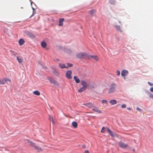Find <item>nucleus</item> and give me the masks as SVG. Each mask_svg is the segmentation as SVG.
<instances>
[{"instance_id":"49530a36","label":"nucleus","mask_w":153,"mask_h":153,"mask_svg":"<svg viewBox=\"0 0 153 153\" xmlns=\"http://www.w3.org/2000/svg\"><path fill=\"white\" fill-rule=\"evenodd\" d=\"M119 22L120 24L121 23V22L120 21H119Z\"/></svg>"},{"instance_id":"c03bdc74","label":"nucleus","mask_w":153,"mask_h":153,"mask_svg":"<svg viewBox=\"0 0 153 153\" xmlns=\"http://www.w3.org/2000/svg\"><path fill=\"white\" fill-rule=\"evenodd\" d=\"M127 109L128 110H131V109L130 108H127Z\"/></svg>"},{"instance_id":"f257e3e1","label":"nucleus","mask_w":153,"mask_h":153,"mask_svg":"<svg viewBox=\"0 0 153 153\" xmlns=\"http://www.w3.org/2000/svg\"><path fill=\"white\" fill-rule=\"evenodd\" d=\"M76 56L77 58L79 59H87L89 56V55L86 53L81 52L77 54Z\"/></svg>"},{"instance_id":"20e7f679","label":"nucleus","mask_w":153,"mask_h":153,"mask_svg":"<svg viewBox=\"0 0 153 153\" xmlns=\"http://www.w3.org/2000/svg\"><path fill=\"white\" fill-rule=\"evenodd\" d=\"M106 128L108 133L112 137H113L114 136H116L117 137H118V135L114 134L113 132H112V131H111L107 127Z\"/></svg>"},{"instance_id":"a19ab883","label":"nucleus","mask_w":153,"mask_h":153,"mask_svg":"<svg viewBox=\"0 0 153 153\" xmlns=\"http://www.w3.org/2000/svg\"><path fill=\"white\" fill-rule=\"evenodd\" d=\"M17 59L18 61L19 62V58H18V56H17Z\"/></svg>"},{"instance_id":"f8f14e48","label":"nucleus","mask_w":153,"mask_h":153,"mask_svg":"<svg viewBox=\"0 0 153 153\" xmlns=\"http://www.w3.org/2000/svg\"><path fill=\"white\" fill-rule=\"evenodd\" d=\"M64 20V19L63 18L59 19V26H62L63 25V22Z\"/></svg>"},{"instance_id":"cd10ccee","label":"nucleus","mask_w":153,"mask_h":153,"mask_svg":"<svg viewBox=\"0 0 153 153\" xmlns=\"http://www.w3.org/2000/svg\"><path fill=\"white\" fill-rule=\"evenodd\" d=\"M105 131H106L105 128L104 127H102V130L101 131V132L102 133H104L105 132Z\"/></svg>"},{"instance_id":"dca6fc26","label":"nucleus","mask_w":153,"mask_h":153,"mask_svg":"<svg viewBox=\"0 0 153 153\" xmlns=\"http://www.w3.org/2000/svg\"><path fill=\"white\" fill-rule=\"evenodd\" d=\"M95 10L93 9L89 11L88 13L91 16H93L95 12Z\"/></svg>"},{"instance_id":"1a4fd4ad","label":"nucleus","mask_w":153,"mask_h":153,"mask_svg":"<svg viewBox=\"0 0 153 153\" xmlns=\"http://www.w3.org/2000/svg\"><path fill=\"white\" fill-rule=\"evenodd\" d=\"M81 84L82 85V87H84L86 88H87V86H88L86 82L84 80L81 81Z\"/></svg>"},{"instance_id":"aec40b11","label":"nucleus","mask_w":153,"mask_h":153,"mask_svg":"<svg viewBox=\"0 0 153 153\" xmlns=\"http://www.w3.org/2000/svg\"><path fill=\"white\" fill-rule=\"evenodd\" d=\"M41 45L43 48H45L46 47L47 44L45 42L43 41L41 43Z\"/></svg>"},{"instance_id":"9b49d317","label":"nucleus","mask_w":153,"mask_h":153,"mask_svg":"<svg viewBox=\"0 0 153 153\" xmlns=\"http://www.w3.org/2000/svg\"><path fill=\"white\" fill-rule=\"evenodd\" d=\"M128 74V71L127 70H123L121 72V75L123 76H126Z\"/></svg>"},{"instance_id":"6ab92c4d","label":"nucleus","mask_w":153,"mask_h":153,"mask_svg":"<svg viewBox=\"0 0 153 153\" xmlns=\"http://www.w3.org/2000/svg\"><path fill=\"white\" fill-rule=\"evenodd\" d=\"M83 105L85 106L89 107V108H91L92 106V104L91 103H85Z\"/></svg>"},{"instance_id":"a18cd8bd","label":"nucleus","mask_w":153,"mask_h":153,"mask_svg":"<svg viewBox=\"0 0 153 153\" xmlns=\"http://www.w3.org/2000/svg\"><path fill=\"white\" fill-rule=\"evenodd\" d=\"M13 54L15 56H16V53H13Z\"/></svg>"},{"instance_id":"a878e982","label":"nucleus","mask_w":153,"mask_h":153,"mask_svg":"<svg viewBox=\"0 0 153 153\" xmlns=\"http://www.w3.org/2000/svg\"><path fill=\"white\" fill-rule=\"evenodd\" d=\"M109 2L110 3L113 4H114L115 3V0H110Z\"/></svg>"},{"instance_id":"4468645a","label":"nucleus","mask_w":153,"mask_h":153,"mask_svg":"<svg viewBox=\"0 0 153 153\" xmlns=\"http://www.w3.org/2000/svg\"><path fill=\"white\" fill-rule=\"evenodd\" d=\"M71 124L72 126L75 128H76L77 127V123L75 121L72 122Z\"/></svg>"},{"instance_id":"c85d7f7f","label":"nucleus","mask_w":153,"mask_h":153,"mask_svg":"<svg viewBox=\"0 0 153 153\" xmlns=\"http://www.w3.org/2000/svg\"><path fill=\"white\" fill-rule=\"evenodd\" d=\"M4 81L5 82H8V81H9L10 82H11V80L10 79H8V78H4Z\"/></svg>"},{"instance_id":"4be33fe9","label":"nucleus","mask_w":153,"mask_h":153,"mask_svg":"<svg viewBox=\"0 0 153 153\" xmlns=\"http://www.w3.org/2000/svg\"><path fill=\"white\" fill-rule=\"evenodd\" d=\"M33 94L34 95L39 96L40 94V92L38 91H35L33 92Z\"/></svg>"},{"instance_id":"f03ea898","label":"nucleus","mask_w":153,"mask_h":153,"mask_svg":"<svg viewBox=\"0 0 153 153\" xmlns=\"http://www.w3.org/2000/svg\"><path fill=\"white\" fill-rule=\"evenodd\" d=\"M27 141L28 143H29V145L31 147H33L35 150H36L38 152L42 150V149L41 148L36 146L35 143H33L32 142L28 140H27Z\"/></svg>"},{"instance_id":"412c9836","label":"nucleus","mask_w":153,"mask_h":153,"mask_svg":"<svg viewBox=\"0 0 153 153\" xmlns=\"http://www.w3.org/2000/svg\"><path fill=\"white\" fill-rule=\"evenodd\" d=\"M86 88L84 87H82L78 90V92H81L85 91Z\"/></svg>"},{"instance_id":"423d86ee","label":"nucleus","mask_w":153,"mask_h":153,"mask_svg":"<svg viewBox=\"0 0 153 153\" xmlns=\"http://www.w3.org/2000/svg\"><path fill=\"white\" fill-rule=\"evenodd\" d=\"M118 144L119 146L123 148H126L128 146V144H126L121 142H119Z\"/></svg>"},{"instance_id":"ddd939ff","label":"nucleus","mask_w":153,"mask_h":153,"mask_svg":"<svg viewBox=\"0 0 153 153\" xmlns=\"http://www.w3.org/2000/svg\"><path fill=\"white\" fill-rule=\"evenodd\" d=\"M109 102L111 105H114L117 104V101L115 100H111L109 101Z\"/></svg>"},{"instance_id":"7ed1b4c3","label":"nucleus","mask_w":153,"mask_h":153,"mask_svg":"<svg viewBox=\"0 0 153 153\" xmlns=\"http://www.w3.org/2000/svg\"><path fill=\"white\" fill-rule=\"evenodd\" d=\"M116 84L112 83L110 85L108 93H111L114 92L115 91L116 87Z\"/></svg>"},{"instance_id":"4c0bfd02","label":"nucleus","mask_w":153,"mask_h":153,"mask_svg":"<svg viewBox=\"0 0 153 153\" xmlns=\"http://www.w3.org/2000/svg\"><path fill=\"white\" fill-rule=\"evenodd\" d=\"M150 91L151 92H153V87H151L150 89Z\"/></svg>"},{"instance_id":"09e8293b","label":"nucleus","mask_w":153,"mask_h":153,"mask_svg":"<svg viewBox=\"0 0 153 153\" xmlns=\"http://www.w3.org/2000/svg\"><path fill=\"white\" fill-rule=\"evenodd\" d=\"M18 42L19 43V40L18 41Z\"/></svg>"},{"instance_id":"b1692460","label":"nucleus","mask_w":153,"mask_h":153,"mask_svg":"<svg viewBox=\"0 0 153 153\" xmlns=\"http://www.w3.org/2000/svg\"><path fill=\"white\" fill-rule=\"evenodd\" d=\"M25 43V41L23 39H20L19 44L20 45H23Z\"/></svg>"},{"instance_id":"0eeeda50","label":"nucleus","mask_w":153,"mask_h":153,"mask_svg":"<svg viewBox=\"0 0 153 153\" xmlns=\"http://www.w3.org/2000/svg\"><path fill=\"white\" fill-rule=\"evenodd\" d=\"M72 73L71 71H67L66 73V76L67 78L69 79H71L72 78V77L71 76V74Z\"/></svg>"},{"instance_id":"c9c22d12","label":"nucleus","mask_w":153,"mask_h":153,"mask_svg":"<svg viewBox=\"0 0 153 153\" xmlns=\"http://www.w3.org/2000/svg\"><path fill=\"white\" fill-rule=\"evenodd\" d=\"M67 52L68 53H70L71 52V51L70 49H68L67 50Z\"/></svg>"},{"instance_id":"bb28decb","label":"nucleus","mask_w":153,"mask_h":153,"mask_svg":"<svg viewBox=\"0 0 153 153\" xmlns=\"http://www.w3.org/2000/svg\"><path fill=\"white\" fill-rule=\"evenodd\" d=\"M5 83V82L4 79H0V84L3 85Z\"/></svg>"},{"instance_id":"39448f33","label":"nucleus","mask_w":153,"mask_h":153,"mask_svg":"<svg viewBox=\"0 0 153 153\" xmlns=\"http://www.w3.org/2000/svg\"><path fill=\"white\" fill-rule=\"evenodd\" d=\"M48 79L52 84L55 85H58V83L56 80H55L53 78L51 77H48Z\"/></svg>"},{"instance_id":"8fccbe9b","label":"nucleus","mask_w":153,"mask_h":153,"mask_svg":"<svg viewBox=\"0 0 153 153\" xmlns=\"http://www.w3.org/2000/svg\"><path fill=\"white\" fill-rule=\"evenodd\" d=\"M23 8L21 7V9Z\"/></svg>"},{"instance_id":"473e14b6","label":"nucleus","mask_w":153,"mask_h":153,"mask_svg":"<svg viewBox=\"0 0 153 153\" xmlns=\"http://www.w3.org/2000/svg\"><path fill=\"white\" fill-rule=\"evenodd\" d=\"M121 107L122 108H126V105L125 104H123L122 105Z\"/></svg>"},{"instance_id":"de8ad7c7","label":"nucleus","mask_w":153,"mask_h":153,"mask_svg":"<svg viewBox=\"0 0 153 153\" xmlns=\"http://www.w3.org/2000/svg\"><path fill=\"white\" fill-rule=\"evenodd\" d=\"M133 151H135V150H134V149L133 150Z\"/></svg>"},{"instance_id":"f3484780","label":"nucleus","mask_w":153,"mask_h":153,"mask_svg":"<svg viewBox=\"0 0 153 153\" xmlns=\"http://www.w3.org/2000/svg\"><path fill=\"white\" fill-rule=\"evenodd\" d=\"M74 79L75 80L76 82L77 83H79L80 82V80L76 76H74Z\"/></svg>"},{"instance_id":"e433bc0d","label":"nucleus","mask_w":153,"mask_h":153,"mask_svg":"<svg viewBox=\"0 0 153 153\" xmlns=\"http://www.w3.org/2000/svg\"><path fill=\"white\" fill-rule=\"evenodd\" d=\"M136 109L137 110L139 111H141V109L140 108H138V107Z\"/></svg>"},{"instance_id":"79ce46f5","label":"nucleus","mask_w":153,"mask_h":153,"mask_svg":"<svg viewBox=\"0 0 153 153\" xmlns=\"http://www.w3.org/2000/svg\"><path fill=\"white\" fill-rule=\"evenodd\" d=\"M95 86H96V85L95 84H94V85L92 87V88H94L95 87Z\"/></svg>"},{"instance_id":"58836bf2","label":"nucleus","mask_w":153,"mask_h":153,"mask_svg":"<svg viewBox=\"0 0 153 153\" xmlns=\"http://www.w3.org/2000/svg\"><path fill=\"white\" fill-rule=\"evenodd\" d=\"M84 153H89V152L88 150H86L85 151Z\"/></svg>"},{"instance_id":"f704fd0d","label":"nucleus","mask_w":153,"mask_h":153,"mask_svg":"<svg viewBox=\"0 0 153 153\" xmlns=\"http://www.w3.org/2000/svg\"><path fill=\"white\" fill-rule=\"evenodd\" d=\"M149 96L150 97L152 98H153V94H150Z\"/></svg>"},{"instance_id":"72a5a7b5","label":"nucleus","mask_w":153,"mask_h":153,"mask_svg":"<svg viewBox=\"0 0 153 153\" xmlns=\"http://www.w3.org/2000/svg\"><path fill=\"white\" fill-rule=\"evenodd\" d=\"M148 84L151 86H152L153 85V84L151 82H148Z\"/></svg>"},{"instance_id":"a211bd4d","label":"nucleus","mask_w":153,"mask_h":153,"mask_svg":"<svg viewBox=\"0 0 153 153\" xmlns=\"http://www.w3.org/2000/svg\"><path fill=\"white\" fill-rule=\"evenodd\" d=\"M59 67L61 68H68L67 67H66L65 65L63 64L60 63L59 64Z\"/></svg>"},{"instance_id":"ea45409f","label":"nucleus","mask_w":153,"mask_h":153,"mask_svg":"<svg viewBox=\"0 0 153 153\" xmlns=\"http://www.w3.org/2000/svg\"><path fill=\"white\" fill-rule=\"evenodd\" d=\"M23 61V59L21 58H20V63L22 62Z\"/></svg>"},{"instance_id":"5701e85b","label":"nucleus","mask_w":153,"mask_h":153,"mask_svg":"<svg viewBox=\"0 0 153 153\" xmlns=\"http://www.w3.org/2000/svg\"><path fill=\"white\" fill-rule=\"evenodd\" d=\"M53 73L55 75L57 76H59V73L58 72V71L57 70H55L53 72Z\"/></svg>"},{"instance_id":"9d476101","label":"nucleus","mask_w":153,"mask_h":153,"mask_svg":"<svg viewBox=\"0 0 153 153\" xmlns=\"http://www.w3.org/2000/svg\"><path fill=\"white\" fill-rule=\"evenodd\" d=\"M92 110L94 111L97 112L99 113H101V111L100 110V109L97 107H94L92 109Z\"/></svg>"},{"instance_id":"2eb2a0df","label":"nucleus","mask_w":153,"mask_h":153,"mask_svg":"<svg viewBox=\"0 0 153 153\" xmlns=\"http://www.w3.org/2000/svg\"><path fill=\"white\" fill-rule=\"evenodd\" d=\"M114 27L116 29V30L118 31H119L120 32H122V30L120 28V27L119 25H116L114 26Z\"/></svg>"},{"instance_id":"c756f323","label":"nucleus","mask_w":153,"mask_h":153,"mask_svg":"<svg viewBox=\"0 0 153 153\" xmlns=\"http://www.w3.org/2000/svg\"><path fill=\"white\" fill-rule=\"evenodd\" d=\"M102 103H105L106 104H107L108 103V101L106 100H103L101 101Z\"/></svg>"},{"instance_id":"37998d69","label":"nucleus","mask_w":153,"mask_h":153,"mask_svg":"<svg viewBox=\"0 0 153 153\" xmlns=\"http://www.w3.org/2000/svg\"><path fill=\"white\" fill-rule=\"evenodd\" d=\"M82 147L84 149H85V145H83Z\"/></svg>"},{"instance_id":"7c9ffc66","label":"nucleus","mask_w":153,"mask_h":153,"mask_svg":"<svg viewBox=\"0 0 153 153\" xmlns=\"http://www.w3.org/2000/svg\"><path fill=\"white\" fill-rule=\"evenodd\" d=\"M116 73L117 74V75L119 76L120 74V72L119 70H117L116 71Z\"/></svg>"},{"instance_id":"2f4dec72","label":"nucleus","mask_w":153,"mask_h":153,"mask_svg":"<svg viewBox=\"0 0 153 153\" xmlns=\"http://www.w3.org/2000/svg\"><path fill=\"white\" fill-rule=\"evenodd\" d=\"M67 65L68 67H71L72 66L73 64L71 63H67Z\"/></svg>"},{"instance_id":"393cba45","label":"nucleus","mask_w":153,"mask_h":153,"mask_svg":"<svg viewBox=\"0 0 153 153\" xmlns=\"http://www.w3.org/2000/svg\"><path fill=\"white\" fill-rule=\"evenodd\" d=\"M49 120L51 121L52 123H55V122L54 120L53 117L52 116H51L50 115H49Z\"/></svg>"},{"instance_id":"6e6552de","label":"nucleus","mask_w":153,"mask_h":153,"mask_svg":"<svg viewBox=\"0 0 153 153\" xmlns=\"http://www.w3.org/2000/svg\"><path fill=\"white\" fill-rule=\"evenodd\" d=\"M93 58L96 61H98L99 60V57L96 55H89L88 59Z\"/></svg>"}]
</instances>
